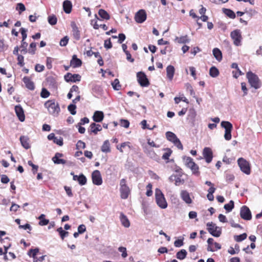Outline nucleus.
<instances>
[{
    "instance_id": "obj_31",
    "label": "nucleus",
    "mask_w": 262,
    "mask_h": 262,
    "mask_svg": "<svg viewBox=\"0 0 262 262\" xmlns=\"http://www.w3.org/2000/svg\"><path fill=\"white\" fill-rule=\"evenodd\" d=\"M99 16L103 19L108 20L110 18V16L108 13L103 9H100L98 12Z\"/></svg>"
},
{
    "instance_id": "obj_60",
    "label": "nucleus",
    "mask_w": 262,
    "mask_h": 262,
    "mask_svg": "<svg viewBox=\"0 0 262 262\" xmlns=\"http://www.w3.org/2000/svg\"><path fill=\"white\" fill-rule=\"evenodd\" d=\"M184 244L183 239H177L174 242V245L176 247H180Z\"/></svg>"
},
{
    "instance_id": "obj_53",
    "label": "nucleus",
    "mask_w": 262,
    "mask_h": 262,
    "mask_svg": "<svg viewBox=\"0 0 262 262\" xmlns=\"http://www.w3.org/2000/svg\"><path fill=\"white\" fill-rule=\"evenodd\" d=\"M24 57L23 55H19V54L18 55H17L18 64L21 67L23 66L24 65Z\"/></svg>"
},
{
    "instance_id": "obj_45",
    "label": "nucleus",
    "mask_w": 262,
    "mask_h": 262,
    "mask_svg": "<svg viewBox=\"0 0 262 262\" xmlns=\"http://www.w3.org/2000/svg\"><path fill=\"white\" fill-rule=\"evenodd\" d=\"M69 39V38L68 37V36H64L60 40V43H59L61 47H64V46H67V45L68 43Z\"/></svg>"
},
{
    "instance_id": "obj_15",
    "label": "nucleus",
    "mask_w": 262,
    "mask_h": 262,
    "mask_svg": "<svg viewBox=\"0 0 262 262\" xmlns=\"http://www.w3.org/2000/svg\"><path fill=\"white\" fill-rule=\"evenodd\" d=\"M203 156L206 159V162L209 163L212 159V152L211 149L209 147H205L203 150Z\"/></svg>"
},
{
    "instance_id": "obj_16",
    "label": "nucleus",
    "mask_w": 262,
    "mask_h": 262,
    "mask_svg": "<svg viewBox=\"0 0 262 262\" xmlns=\"http://www.w3.org/2000/svg\"><path fill=\"white\" fill-rule=\"evenodd\" d=\"M70 64L74 68L79 67L82 64V61L78 58L76 55H74L70 61Z\"/></svg>"
},
{
    "instance_id": "obj_54",
    "label": "nucleus",
    "mask_w": 262,
    "mask_h": 262,
    "mask_svg": "<svg viewBox=\"0 0 262 262\" xmlns=\"http://www.w3.org/2000/svg\"><path fill=\"white\" fill-rule=\"evenodd\" d=\"M190 169L193 174H196V175L199 174V167L195 163L194 164V166L190 167Z\"/></svg>"
},
{
    "instance_id": "obj_18",
    "label": "nucleus",
    "mask_w": 262,
    "mask_h": 262,
    "mask_svg": "<svg viewBox=\"0 0 262 262\" xmlns=\"http://www.w3.org/2000/svg\"><path fill=\"white\" fill-rule=\"evenodd\" d=\"M104 118L103 113L101 111H97L95 112L93 116V120L96 122H101Z\"/></svg>"
},
{
    "instance_id": "obj_19",
    "label": "nucleus",
    "mask_w": 262,
    "mask_h": 262,
    "mask_svg": "<svg viewBox=\"0 0 262 262\" xmlns=\"http://www.w3.org/2000/svg\"><path fill=\"white\" fill-rule=\"evenodd\" d=\"M120 220L122 225L125 228H128L130 226V222L127 216L122 212L120 213Z\"/></svg>"
},
{
    "instance_id": "obj_8",
    "label": "nucleus",
    "mask_w": 262,
    "mask_h": 262,
    "mask_svg": "<svg viewBox=\"0 0 262 262\" xmlns=\"http://www.w3.org/2000/svg\"><path fill=\"white\" fill-rule=\"evenodd\" d=\"M230 36L233 40L234 44L235 46H238L241 45L242 35L239 30H235L232 31L230 33Z\"/></svg>"
},
{
    "instance_id": "obj_3",
    "label": "nucleus",
    "mask_w": 262,
    "mask_h": 262,
    "mask_svg": "<svg viewBox=\"0 0 262 262\" xmlns=\"http://www.w3.org/2000/svg\"><path fill=\"white\" fill-rule=\"evenodd\" d=\"M155 196L156 203L160 208L165 209L167 207V204L164 194L160 189H156Z\"/></svg>"
},
{
    "instance_id": "obj_58",
    "label": "nucleus",
    "mask_w": 262,
    "mask_h": 262,
    "mask_svg": "<svg viewBox=\"0 0 262 262\" xmlns=\"http://www.w3.org/2000/svg\"><path fill=\"white\" fill-rule=\"evenodd\" d=\"M45 67L43 65L36 64L35 67V70L38 72H41L44 70Z\"/></svg>"
},
{
    "instance_id": "obj_35",
    "label": "nucleus",
    "mask_w": 262,
    "mask_h": 262,
    "mask_svg": "<svg viewBox=\"0 0 262 262\" xmlns=\"http://www.w3.org/2000/svg\"><path fill=\"white\" fill-rule=\"evenodd\" d=\"M223 12L225 14H226L228 17L231 18H234L235 17V14L234 12L230 9L224 8L223 9Z\"/></svg>"
},
{
    "instance_id": "obj_21",
    "label": "nucleus",
    "mask_w": 262,
    "mask_h": 262,
    "mask_svg": "<svg viewBox=\"0 0 262 262\" xmlns=\"http://www.w3.org/2000/svg\"><path fill=\"white\" fill-rule=\"evenodd\" d=\"M72 7V3L70 1L66 0L63 2V9L66 13L69 14L71 12Z\"/></svg>"
},
{
    "instance_id": "obj_9",
    "label": "nucleus",
    "mask_w": 262,
    "mask_h": 262,
    "mask_svg": "<svg viewBox=\"0 0 262 262\" xmlns=\"http://www.w3.org/2000/svg\"><path fill=\"white\" fill-rule=\"evenodd\" d=\"M138 81L141 86H147L149 82L144 73L139 72L137 74Z\"/></svg>"
},
{
    "instance_id": "obj_30",
    "label": "nucleus",
    "mask_w": 262,
    "mask_h": 262,
    "mask_svg": "<svg viewBox=\"0 0 262 262\" xmlns=\"http://www.w3.org/2000/svg\"><path fill=\"white\" fill-rule=\"evenodd\" d=\"M45 215L43 214H41L39 217L38 219L40 220L39 222V225L40 226H45L49 224V220L48 219H45Z\"/></svg>"
},
{
    "instance_id": "obj_36",
    "label": "nucleus",
    "mask_w": 262,
    "mask_h": 262,
    "mask_svg": "<svg viewBox=\"0 0 262 262\" xmlns=\"http://www.w3.org/2000/svg\"><path fill=\"white\" fill-rule=\"evenodd\" d=\"M48 21L51 25L53 26L56 24L57 19L55 15H52L48 16Z\"/></svg>"
},
{
    "instance_id": "obj_25",
    "label": "nucleus",
    "mask_w": 262,
    "mask_h": 262,
    "mask_svg": "<svg viewBox=\"0 0 262 262\" xmlns=\"http://www.w3.org/2000/svg\"><path fill=\"white\" fill-rule=\"evenodd\" d=\"M90 127L91 132L95 134H97L98 132L101 131L102 129L101 125L95 123H91Z\"/></svg>"
},
{
    "instance_id": "obj_12",
    "label": "nucleus",
    "mask_w": 262,
    "mask_h": 262,
    "mask_svg": "<svg viewBox=\"0 0 262 262\" xmlns=\"http://www.w3.org/2000/svg\"><path fill=\"white\" fill-rule=\"evenodd\" d=\"M93 183L96 185H100L102 183L100 172L98 170H94L92 174Z\"/></svg>"
},
{
    "instance_id": "obj_23",
    "label": "nucleus",
    "mask_w": 262,
    "mask_h": 262,
    "mask_svg": "<svg viewBox=\"0 0 262 262\" xmlns=\"http://www.w3.org/2000/svg\"><path fill=\"white\" fill-rule=\"evenodd\" d=\"M166 73L168 78L171 80L173 78L174 73V68L173 66L169 65L166 68Z\"/></svg>"
},
{
    "instance_id": "obj_62",
    "label": "nucleus",
    "mask_w": 262,
    "mask_h": 262,
    "mask_svg": "<svg viewBox=\"0 0 262 262\" xmlns=\"http://www.w3.org/2000/svg\"><path fill=\"white\" fill-rule=\"evenodd\" d=\"M85 230H86V228H85V226L84 225H83V224L80 225L78 227V232L80 234L83 233V232H84L85 231Z\"/></svg>"
},
{
    "instance_id": "obj_43",
    "label": "nucleus",
    "mask_w": 262,
    "mask_h": 262,
    "mask_svg": "<svg viewBox=\"0 0 262 262\" xmlns=\"http://www.w3.org/2000/svg\"><path fill=\"white\" fill-rule=\"evenodd\" d=\"M76 106L74 104H71L68 106V110L72 115H74L76 113Z\"/></svg>"
},
{
    "instance_id": "obj_40",
    "label": "nucleus",
    "mask_w": 262,
    "mask_h": 262,
    "mask_svg": "<svg viewBox=\"0 0 262 262\" xmlns=\"http://www.w3.org/2000/svg\"><path fill=\"white\" fill-rule=\"evenodd\" d=\"M112 85L115 90H119L121 88L119 81L118 79H115L112 82Z\"/></svg>"
},
{
    "instance_id": "obj_50",
    "label": "nucleus",
    "mask_w": 262,
    "mask_h": 262,
    "mask_svg": "<svg viewBox=\"0 0 262 262\" xmlns=\"http://www.w3.org/2000/svg\"><path fill=\"white\" fill-rule=\"evenodd\" d=\"M120 125L125 128H128L129 125V122L127 120L121 119L120 120Z\"/></svg>"
},
{
    "instance_id": "obj_41",
    "label": "nucleus",
    "mask_w": 262,
    "mask_h": 262,
    "mask_svg": "<svg viewBox=\"0 0 262 262\" xmlns=\"http://www.w3.org/2000/svg\"><path fill=\"white\" fill-rule=\"evenodd\" d=\"M247 234L244 233L239 235H235L234 238L236 242H240L245 239L247 238Z\"/></svg>"
},
{
    "instance_id": "obj_42",
    "label": "nucleus",
    "mask_w": 262,
    "mask_h": 262,
    "mask_svg": "<svg viewBox=\"0 0 262 262\" xmlns=\"http://www.w3.org/2000/svg\"><path fill=\"white\" fill-rule=\"evenodd\" d=\"M36 44L33 42L30 43V49L28 50V52L32 55H34L35 53Z\"/></svg>"
},
{
    "instance_id": "obj_14",
    "label": "nucleus",
    "mask_w": 262,
    "mask_h": 262,
    "mask_svg": "<svg viewBox=\"0 0 262 262\" xmlns=\"http://www.w3.org/2000/svg\"><path fill=\"white\" fill-rule=\"evenodd\" d=\"M15 112L19 121L21 122L24 121L25 119L24 111L20 105L15 106Z\"/></svg>"
},
{
    "instance_id": "obj_51",
    "label": "nucleus",
    "mask_w": 262,
    "mask_h": 262,
    "mask_svg": "<svg viewBox=\"0 0 262 262\" xmlns=\"http://www.w3.org/2000/svg\"><path fill=\"white\" fill-rule=\"evenodd\" d=\"M104 47L106 49H110L112 47V44L110 39L105 40L104 41Z\"/></svg>"
},
{
    "instance_id": "obj_13",
    "label": "nucleus",
    "mask_w": 262,
    "mask_h": 262,
    "mask_svg": "<svg viewBox=\"0 0 262 262\" xmlns=\"http://www.w3.org/2000/svg\"><path fill=\"white\" fill-rule=\"evenodd\" d=\"M64 79L67 82L79 81L81 79V76L77 74H72L70 73H68L64 75Z\"/></svg>"
},
{
    "instance_id": "obj_33",
    "label": "nucleus",
    "mask_w": 262,
    "mask_h": 262,
    "mask_svg": "<svg viewBox=\"0 0 262 262\" xmlns=\"http://www.w3.org/2000/svg\"><path fill=\"white\" fill-rule=\"evenodd\" d=\"M219 74L218 69L215 67H212L209 70V75L212 77H216Z\"/></svg>"
},
{
    "instance_id": "obj_55",
    "label": "nucleus",
    "mask_w": 262,
    "mask_h": 262,
    "mask_svg": "<svg viewBox=\"0 0 262 262\" xmlns=\"http://www.w3.org/2000/svg\"><path fill=\"white\" fill-rule=\"evenodd\" d=\"M172 151L170 149H167V151L164 153L162 156V159L164 160H168L170 155L171 154Z\"/></svg>"
},
{
    "instance_id": "obj_52",
    "label": "nucleus",
    "mask_w": 262,
    "mask_h": 262,
    "mask_svg": "<svg viewBox=\"0 0 262 262\" xmlns=\"http://www.w3.org/2000/svg\"><path fill=\"white\" fill-rule=\"evenodd\" d=\"M53 142L59 146H62L63 145V139L61 137H59L58 138L56 137Z\"/></svg>"
},
{
    "instance_id": "obj_20",
    "label": "nucleus",
    "mask_w": 262,
    "mask_h": 262,
    "mask_svg": "<svg viewBox=\"0 0 262 262\" xmlns=\"http://www.w3.org/2000/svg\"><path fill=\"white\" fill-rule=\"evenodd\" d=\"M20 143L21 145L25 148V149H29L30 148V145L29 143V139L28 137L22 136L19 138Z\"/></svg>"
},
{
    "instance_id": "obj_10",
    "label": "nucleus",
    "mask_w": 262,
    "mask_h": 262,
    "mask_svg": "<svg viewBox=\"0 0 262 262\" xmlns=\"http://www.w3.org/2000/svg\"><path fill=\"white\" fill-rule=\"evenodd\" d=\"M240 215L243 219L245 220H250L252 218L251 211L246 206H243L241 207Z\"/></svg>"
},
{
    "instance_id": "obj_47",
    "label": "nucleus",
    "mask_w": 262,
    "mask_h": 262,
    "mask_svg": "<svg viewBox=\"0 0 262 262\" xmlns=\"http://www.w3.org/2000/svg\"><path fill=\"white\" fill-rule=\"evenodd\" d=\"M118 250L119 251H120V252H122V254H121V256L123 258H125L127 257V252H126V248L124 247H120L119 248H118Z\"/></svg>"
},
{
    "instance_id": "obj_17",
    "label": "nucleus",
    "mask_w": 262,
    "mask_h": 262,
    "mask_svg": "<svg viewBox=\"0 0 262 262\" xmlns=\"http://www.w3.org/2000/svg\"><path fill=\"white\" fill-rule=\"evenodd\" d=\"M182 199L187 204L192 203V200L190 197L189 193L186 190H182L180 194Z\"/></svg>"
},
{
    "instance_id": "obj_32",
    "label": "nucleus",
    "mask_w": 262,
    "mask_h": 262,
    "mask_svg": "<svg viewBox=\"0 0 262 262\" xmlns=\"http://www.w3.org/2000/svg\"><path fill=\"white\" fill-rule=\"evenodd\" d=\"M184 162L185 165L189 168L194 166L195 163L193 161L192 159L190 157H184Z\"/></svg>"
},
{
    "instance_id": "obj_7",
    "label": "nucleus",
    "mask_w": 262,
    "mask_h": 262,
    "mask_svg": "<svg viewBox=\"0 0 262 262\" xmlns=\"http://www.w3.org/2000/svg\"><path fill=\"white\" fill-rule=\"evenodd\" d=\"M237 163L241 170L245 174H249L250 173V166L249 162L243 158H240L237 160Z\"/></svg>"
},
{
    "instance_id": "obj_59",
    "label": "nucleus",
    "mask_w": 262,
    "mask_h": 262,
    "mask_svg": "<svg viewBox=\"0 0 262 262\" xmlns=\"http://www.w3.org/2000/svg\"><path fill=\"white\" fill-rule=\"evenodd\" d=\"M1 181L2 183L7 184L9 182L10 179L6 175L3 174L2 175Z\"/></svg>"
},
{
    "instance_id": "obj_2",
    "label": "nucleus",
    "mask_w": 262,
    "mask_h": 262,
    "mask_svg": "<svg viewBox=\"0 0 262 262\" xmlns=\"http://www.w3.org/2000/svg\"><path fill=\"white\" fill-rule=\"evenodd\" d=\"M45 106L48 109L49 113L53 115H58L60 107L58 103H55L54 100H50L45 102Z\"/></svg>"
},
{
    "instance_id": "obj_5",
    "label": "nucleus",
    "mask_w": 262,
    "mask_h": 262,
    "mask_svg": "<svg viewBox=\"0 0 262 262\" xmlns=\"http://www.w3.org/2000/svg\"><path fill=\"white\" fill-rule=\"evenodd\" d=\"M126 180L122 179L120 182V191L121 193V198L122 199H126L130 193V189L128 186L126 184Z\"/></svg>"
},
{
    "instance_id": "obj_29",
    "label": "nucleus",
    "mask_w": 262,
    "mask_h": 262,
    "mask_svg": "<svg viewBox=\"0 0 262 262\" xmlns=\"http://www.w3.org/2000/svg\"><path fill=\"white\" fill-rule=\"evenodd\" d=\"M187 254V253L186 250L181 249L180 251L177 252L176 257L180 260H183L186 257Z\"/></svg>"
},
{
    "instance_id": "obj_26",
    "label": "nucleus",
    "mask_w": 262,
    "mask_h": 262,
    "mask_svg": "<svg viewBox=\"0 0 262 262\" xmlns=\"http://www.w3.org/2000/svg\"><path fill=\"white\" fill-rule=\"evenodd\" d=\"M72 29H73V35L74 36V38L77 40L79 39L80 33L78 30V27L76 26V25L74 22L72 23Z\"/></svg>"
},
{
    "instance_id": "obj_24",
    "label": "nucleus",
    "mask_w": 262,
    "mask_h": 262,
    "mask_svg": "<svg viewBox=\"0 0 262 262\" xmlns=\"http://www.w3.org/2000/svg\"><path fill=\"white\" fill-rule=\"evenodd\" d=\"M166 139L173 143L178 139L177 136L172 132H167L165 134Z\"/></svg>"
},
{
    "instance_id": "obj_57",
    "label": "nucleus",
    "mask_w": 262,
    "mask_h": 262,
    "mask_svg": "<svg viewBox=\"0 0 262 262\" xmlns=\"http://www.w3.org/2000/svg\"><path fill=\"white\" fill-rule=\"evenodd\" d=\"M28 164L32 168V171L33 173H35L38 169V166L34 165L31 161H29L28 162Z\"/></svg>"
},
{
    "instance_id": "obj_49",
    "label": "nucleus",
    "mask_w": 262,
    "mask_h": 262,
    "mask_svg": "<svg viewBox=\"0 0 262 262\" xmlns=\"http://www.w3.org/2000/svg\"><path fill=\"white\" fill-rule=\"evenodd\" d=\"M20 32L22 35V40L25 41L27 37V30L24 28L20 29Z\"/></svg>"
},
{
    "instance_id": "obj_37",
    "label": "nucleus",
    "mask_w": 262,
    "mask_h": 262,
    "mask_svg": "<svg viewBox=\"0 0 262 262\" xmlns=\"http://www.w3.org/2000/svg\"><path fill=\"white\" fill-rule=\"evenodd\" d=\"M27 46L28 43L26 42L25 41L21 40V45L20 47L21 48H22V49L20 51L21 53L25 54L28 52V50H27Z\"/></svg>"
},
{
    "instance_id": "obj_11",
    "label": "nucleus",
    "mask_w": 262,
    "mask_h": 262,
    "mask_svg": "<svg viewBox=\"0 0 262 262\" xmlns=\"http://www.w3.org/2000/svg\"><path fill=\"white\" fill-rule=\"evenodd\" d=\"M146 11L143 9H141L135 14V20L137 23L141 24L146 20Z\"/></svg>"
},
{
    "instance_id": "obj_22",
    "label": "nucleus",
    "mask_w": 262,
    "mask_h": 262,
    "mask_svg": "<svg viewBox=\"0 0 262 262\" xmlns=\"http://www.w3.org/2000/svg\"><path fill=\"white\" fill-rule=\"evenodd\" d=\"M23 81L28 89L30 90H33L34 89L35 87L34 83L30 80L29 77H25L23 78Z\"/></svg>"
},
{
    "instance_id": "obj_56",
    "label": "nucleus",
    "mask_w": 262,
    "mask_h": 262,
    "mask_svg": "<svg viewBox=\"0 0 262 262\" xmlns=\"http://www.w3.org/2000/svg\"><path fill=\"white\" fill-rule=\"evenodd\" d=\"M76 147L77 149L80 148L84 149L85 147V144L83 141L79 140L76 144Z\"/></svg>"
},
{
    "instance_id": "obj_6",
    "label": "nucleus",
    "mask_w": 262,
    "mask_h": 262,
    "mask_svg": "<svg viewBox=\"0 0 262 262\" xmlns=\"http://www.w3.org/2000/svg\"><path fill=\"white\" fill-rule=\"evenodd\" d=\"M221 126L225 129V139L226 140H230L231 139V131L233 128L232 124L229 121H223L221 123Z\"/></svg>"
},
{
    "instance_id": "obj_46",
    "label": "nucleus",
    "mask_w": 262,
    "mask_h": 262,
    "mask_svg": "<svg viewBox=\"0 0 262 262\" xmlns=\"http://www.w3.org/2000/svg\"><path fill=\"white\" fill-rule=\"evenodd\" d=\"M16 9L19 10V13L20 14L26 10V7L23 3H19L17 4Z\"/></svg>"
},
{
    "instance_id": "obj_61",
    "label": "nucleus",
    "mask_w": 262,
    "mask_h": 262,
    "mask_svg": "<svg viewBox=\"0 0 262 262\" xmlns=\"http://www.w3.org/2000/svg\"><path fill=\"white\" fill-rule=\"evenodd\" d=\"M184 180L181 179L180 177H177V176H176V178H175V185H176L179 186L181 184L184 183Z\"/></svg>"
},
{
    "instance_id": "obj_28",
    "label": "nucleus",
    "mask_w": 262,
    "mask_h": 262,
    "mask_svg": "<svg viewBox=\"0 0 262 262\" xmlns=\"http://www.w3.org/2000/svg\"><path fill=\"white\" fill-rule=\"evenodd\" d=\"M213 54L217 60L220 61L222 60V54L218 48H214L213 50Z\"/></svg>"
},
{
    "instance_id": "obj_38",
    "label": "nucleus",
    "mask_w": 262,
    "mask_h": 262,
    "mask_svg": "<svg viewBox=\"0 0 262 262\" xmlns=\"http://www.w3.org/2000/svg\"><path fill=\"white\" fill-rule=\"evenodd\" d=\"M176 40H178V42L180 43H185L187 42H189L190 39L188 38L187 35L181 36L180 37H177Z\"/></svg>"
},
{
    "instance_id": "obj_64",
    "label": "nucleus",
    "mask_w": 262,
    "mask_h": 262,
    "mask_svg": "<svg viewBox=\"0 0 262 262\" xmlns=\"http://www.w3.org/2000/svg\"><path fill=\"white\" fill-rule=\"evenodd\" d=\"M174 145L176 146L179 149H183V145L180 141V140L178 139L173 143Z\"/></svg>"
},
{
    "instance_id": "obj_34",
    "label": "nucleus",
    "mask_w": 262,
    "mask_h": 262,
    "mask_svg": "<svg viewBox=\"0 0 262 262\" xmlns=\"http://www.w3.org/2000/svg\"><path fill=\"white\" fill-rule=\"evenodd\" d=\"M234 206V201L231 200L229 203L226 204L224 205V208L227 212H230L232 211Z\"/></svg>"
},
{
    "instance_id": "obj_4",
    "label": "nucleus",
    "mask_w": 262,
    "mask_h": 262,
    "mask_svg": "<svg viewBox=\"0 0 262 262\" xmlns=\"http://www.w3.org/2000/svg\"><path fill=\"white\" fill-rule=\"evenodd\" d=\"M207 230L208 232L211 234L212 236L214 237H219L222 233L221 228L218 227L216 225V224L213 223L212 222H209L207 224Z\"/></svg>"
},
{
    "instance_id": "obj_27",
    "label": "nucleus",
    "mask_w": 262,
    "mask_h": 262,
    "mask_svg": "<svg viewBox=\"0 0 262 262\" xmlns=\"http://www.w3.org/2000/svg\"><path fill=\"white\" fill-rule=\"evenodd\" d=\"M101 151L103 152H109L111 151L110 144L108 140H105L101 146Z\"/></svg>"
},
{
    "instance_id": "obj_48",
    "label": "nucleus",
    "mask_w": 262,
    "mask_h": 262,
    "mask_svg": "<svg viewBox=\"0 0 262 262\" xmlns=\"http://www.w3.org/2000/svg\"><path fill=\"white\" fill-rule=\"evenodd\" d=\"M52 161L54 162L55 164H64L66 163V161L64 159H59V158H52Z\"/></svg>"
},
{
    "instance_id": "obj_44",
    "label": "nucleus",
    "mask_w": 262,
    "mask_h": 262,
    "mask_svg": "<svg viewBox=\"0 0 262 262\" xmlns=\"http://www.w3.org/2000/svg\"><path fill=\"white\" fill-rule=\"evenodd\" d=\"M50 95V92L46 89L42 88L40 93V96L43 98H48Z\"/></svg>"
},
{
    "instance_id": "obj_63",
    "label": "nucleus",
    "mask_w": 262,
    "mask_h": 262,
    "mask_svg": "<svg viewBox=\"0 0 262 262\" xmlns=\"http://www.w3.org/2000/svg\"><path fill=\"white\" fill-rule=\"evenodd\" d=\"M19 207H20V206L16 204L15 203H12L10 210L11 211L16 212Z\"/></svg>"
},
{
    "instance_id": "obj_1",
    "label": "nucleus",
    "mask_w": 262,
    "mask_h": 262,
    "mask_svg": "<svg viewBox=\"0 0 262 262\" xmlns=\"http://www.w3.org/2000/svg\"><path fill=\"white\" fill-rule=\"evenodd\" d=\"M248 82L251 86L255 89H258L261 86V82L258 77L251 71L248 72L246 75Z\"/></svg>"
},
{
    "instance_id": "obj_39",
    "label": "nucleus",
    "mask_w": 262,
    "mask_h": 262,
    "mask_svg": "<svg viewBox=\"0 0 262 262\" xmlns=\"http://www.w3.org/2000/svg\"><path fill=\"white\" fill-rule=\"evenodd\" d=\"M77 181L80 185H84L86 183L87 180L86 177L83 174H81L78 176Z\"/></svg>"
}]
</instances>
